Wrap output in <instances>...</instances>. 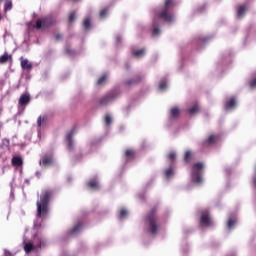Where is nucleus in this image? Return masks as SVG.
<instances>
[{
	"label": "nucleus",
	"instance_id": "nucleus-38",
	"mask_svg": "<svg viewBox=\"0 0 256 256\" xmlns=\"http://www.w3.org/2000/svg\"><path fill=\"white\" fill-rule=\"evenodd\" d=\"M125 217H127V210H120V219H125Z\"/></svg>",
	"mask_w": 256,
	"mask_h": 256
},
{
	"label": "nucleus",
	"instance_id": "nucleus-28",
	"mask_svg": "<svg viewBox=\"0 0 256 256\" xmlns=\"http://www.w3.org/2000/svg\"><path fill=\"white\" fill-rule=\"evenodd\" d=\"M10 141L7 138H4L1 143L2 149H9Z\"/></svg>",
	"mask_w": 256,
	"mask_h": 256
},
{
	"label": "nucleus",
	"instance_id": "nucleus-33",
	"mask_svg": "<svg viewBox=\"0 0 256 256\" xmlns=\"http://www.w3.org/2000/svg\"><path fill=\"white\" fill-rule=\"evenodd\" d=\"M165 177H167V179L173 177V167H169L165 170Z\"/></svg>",
	"mask_w": 256,
	"mask_h": 256
},
{
	"label": "nucleus",
	"instance_id": "nucleus-36",
	"mask_svg": "<svg viewBox=\"0 0 256 256\" xmlns=\"http://www.w3.org/2000/svg\"><path fill=\"white\" fill-rule=\"evenodd\" d=\"M165 89H167V82L161 81L160 85H159V90L160 91H165Z\"/></svg>",
	"mask_w": 256,
	"mask_h": 256
},
{
	"label": "nucleus",
	"instance_id": "nucleus-23",
	"mask_svg": "<svg viewBox=\"0 0 256 256\" xmlns=\"http://www.w3.org/2000/svg\"><path fill=\"white\" fill-rule=\"evenodd\" d=\"M246 11H247V6L246 5L239 6L238 11H237L238 17H243V15H245Z\"/></svg>",
	"mask_w": 256,
	"mask_h": 256
},
{
	"label": "nucleus",
	"instance_id": "nucleus-25",
	"mask_svg": "<svg viewBox=\"0 0 256 256\" xmlns=\"http://www.w3.org/2000/svg\"><path fill=\"white\" fill-rule=\"evenodd\" d=\"M236 223H237V220L235 218H229L228 222H227V229H229V231H231V229H233V227H235Z\"/></svg>",
	"mask_w": 256,
	"mask_h": 256
},
{
	"label": "nucleus",
	"instance_id": "nucleus-29",
	"mask_svg": "<svg viewBox=\"0 0 256 256\" xmlns=\"http://www.w3.org/2000/svg\"><path fill=\"white\" fill-rule=\"evenodd\" d=\"M188 113L190 115H195L196 113H199V106L194 105L192 108L188 110Z\"/></svg>",
	"mask_w": 256,
	"mask_h": 256
},
{
	"label": "nucleus",
	"instance_id": "nucleus-8",
	"mask_svg": "<svg viewBox=\"0 0 256 256\" xmlns=\"http://www.w3.org/2000/svg\"><path fill=\"white\" fill-rule=\"evenodd\" d=\"M53 163H54V160H53L52 154H45L40 159V165H42V167H51Z\"/></svg>",
	"mask_w": 256,
	"mask_h": 256
},
{
	"label": "nucleus",
	"instance_id": "nucleus-5",
	"mask_svg": "<svg viewBox=\"0 0 256 256\" xmlns=\"http://www.w3.org/2000/svg\"><path fill=\"white\" fill-rule=\"evenodd\" d=\"M201 171H203V163L197 162L192 165V177L195 183H202Z\"/></svg>",
	"mask_w": 256,
	"mask_h": 256
},
{
	"label": "nucleus",
	"instance_id": "nucleus-10",
	"mask_svg": "<svg viewBox=\"0 0 256 256\" xmlns=\"http://www.w3.org/2000/svg\"><path fill=\"white\" fill-rule=\"evenodd\" d=\"M31 102V96L29 94H22L19 98L18 105L20 107H27Z\"/></svg>",
	"mask_w": 256,
	"mask_h": 256
},
{
	"label": "nucleus",
	"instance_id": "nucleus-31",
	"mask_svg": "<svg viewBox=\"0 0 256 256\" xmlns=\"http://www.w3.org/2000/svg\"><path fill=\"white\" fill-rule=\"evenodd\" d=\"M83 27L86 29H91V19L85 18L83 21Z\"/></svg>",
	"mask_w": 256,
	"mask_h": 256
},
{
	"label": "nucleus",
	"instance_id": "nucleus-37",
	"mask_svg": "<svg viewBox=\"0 0 256 256\" xmlns=\"http://www.w3.org/2000/svg\"><path fill=\"white\" fill-rule=\"evenodd\" d=\"M112 122H113V119L111 118V115H106L105 116L106 125H111Z\"/></svg>",
	"mask_w": 256,
	"mask_h": 256
},
{
	"label": "nucleus",
	"instance_id": "nucleus-44",
	"mask_svg": "<svg viewBox=\"0 0 256 256\" xmlns=\"http://www.w3.org/2000/svg\"><path fill=\"white\" fill-rule=\"evenodd\" d=\"M28 31H33V27L31 26V22L28 23Z\"/></svg>",
	"mask_w": 256,
	"mask_h": 256
},
{
	"label": "nucleus",
	"instance_id": "nucleus-26",
	"mask_svg": "<svg viewBox=\"0 0 256 256\" xmlns=\"http://www.w3.org/2000/svg\"><path fill=\"white\" fill-rule=\"evenodd\" d=\"M134 57H137L138 59L143 57L145 55V48H142L140 50H137L133 52Z\"/></svg>",
	"mask_w": 256,
	"mask_h": 256
},
{
	"label": "nucleus",
	"instance_id": "nucleus-35",
	"mask_svg": "<svg viewBox=\"0 0 256 256\" xmlns=\"http://www.w3.org/2000/svg\"><path fill=\"white\" fill-rule=\"evenodd\" d=\"M176 157H177V154L175 152H170L168 154V159H169V161H171V163L175 162Z\"/></svg>",
	"mask_w": 256,
	"mask_h": 256
},
{
	"label": "nucleus",
	"instance_id": "nucleus-43",
	"mask_svg": "<svg viewBox=\"0 0 256 256\" xmlns=\"http://www.w3.org/2000/svg\"><path fill=\"white\" fill-rule=\"evenodd\" d=\"M250 87H256V78L250 82Z\"/></svg>",
	"mask_w": 256,
	"mask_h": 256
},
{
	"label": "nucleus",
	"instance_id": "nucleus-24",
	"mask_svg": "<svg viewBox=\"0 0 256 256\" xmlns=\"http://www.w3.org/2000/svg\"><path fill=\"white\" fill-rule=\"evenodd\" d=\"M88 187H90V189H94L95 191H97V189H99V183L96 180H90L88 182Z\"/></svg>",
	"mask_w": 256,
	"mask_h": 256
},
{
	"label": "nucleus",
	"instance_id": "nucleus-2",
	"mask_svg": "<svg viewBox=\"0 0 256 256\" xmlns=\"http://www.w3.org/2000/svg\"><path fill=\"white\" fill-rule=\"evenodd\" d=\"M144 223L148 227L149 233L151 235H157L159 229H161V224L159 223V216H157V207H153L149 213L144 218Z\"/></svg>",
	"mask_w": 256,
	"mask_h": 256
},
{
	"label": "nucleus",
	"instance_id": "nucleus-3",
	"mask_svg": "<svg viewBox=\"0 0 256 256\" xmlns=\"http://www.w3.org/2000/svg\"><path fill=\"white\" fill-rule=\"evenodd\" d=\"M175 7L174 0H165L164 7L156 13V18L162 19V21H166V23H171L173 21V14L171 10Z\"/></svg>",
	"mask_w": 256,
	"mask_h": 256
},
{
	"label": "nucleus",
	"instance_id": "nucleus-45",
	"mask_svg": "<svg viewBox=\"0 0 256 256\" xmlns=\"http://www.w3.org/2000/svg\"><path fill=\"white\" fill-rule=\"evenodd\" d=\"M14 195H15V192L13 190H11L10 197H12V199H13Z\"/></svg>",
	"mask_w": 256,
	"mask_h": 256
},
{
	"label": "nucleus",
	"instance_id": "nucleus-19",
	"mask_svg": "<svg viewBox=\"0 0 256 256\" xmlns=\"http://www.w3.org/2000/svg\"><path fill=\"white\" fill-rule=\"evenodd\" d=\"M46 123H47V116L41 115L37 120V127L43 128L45 127Z\"/></svg>",
	"mask_w": 256,
	"mask_h": 256
},
{
	"label": "nucleus",
	"instance_id": "nucleus-15",
	"mask_svg": "<svg viewBox=\"0 0 256 256\" xmlns=\"http://www.w3.org/2000/svg\"><path fill=\"white\" fill-rule=\"evenodd\" d=\"M23 245L25 253H31L33 251V243L27 241V236H24Z\"/></svg>",
	"mask_w": 256,
	"mask_h": 256
},
{
	"label": "nucleus",
	"instance_id": "nucleus-18",
	"mask_svg": "<svg viewBox=\"0 0 256 256\" xmlns=\"http://www.w3.org/2000/svg\"><path fill=\"white\" fill-rule=\"evenodd\" d=\"M126 161H130L131 159H135V150L127 149L124 153Z\"/></svg>",
	"mask_w": 256,
	"mask_h": 256
},
{
	"label": "nucleus",
	"instance_id": "nucleus-22",
	"mask_svg": "<svg viewBox=\"0 0 256 256\" xmlns=\"http://www.w3.org/2000/svg\"><path fill=\"white\" fill-rule=\"evenodd\" d=\"M13 59V56L9 55L7 52H5L2 56H0V63H7V61H11Z\"/></svg>",
	"mask_w": 256,
	"mask_h": 256
},
{
	"label": "nucleus",
	"instance_id": "nucleus-34",
	"mask_svg": "<svg viewBox=\"0 0 256 256\" xmlns=\"http://www.w3.org/2000/svg\"><path fill=\"white\" fill-rule=\"evenodd\" d=\"M77 13L75 11H72L69 16H68V21L69 23H73V21H75V17H76Z\"/></svg>",
	"mask_w": 256,
	"mask_h": 256
},
{
	"label": "nucleus",
	"instance_id": "nucleus-42",
	"mask_svg": "<svg viewBox=\"0 0 256 256\" xmlns=\"http://www.w3.org/2000/svg\"><path fill=\"white\" fill-rule=\"evenodd\" d=\"M61 39H63V35H62V34H57V35L55 36V40H56V41H61Z\"/></svg>",
	"mask_w": 256,
	"mask_h": 256
},
{
	"label": "nucleus",
	"instance_id": "nucleus-47",
	"mask_svg": "<svg viewBox=\"0 0 256 256\" xmlns=\"http://www.w3.org/2000/svg\"><path fill=\"white\" fill-rule=\"evenodd\" d=\"M155 25H157V22H155V20H154V26H155Z\"/></svg>",
	"mask_w": 256,
	"mask_h": 256
},
{
	"label": "nucleus",
	"instance_id": "nucleus-30",
	"mask_svg": "<svg viewBox=\"0 0 256 256\" xmlns=\"http://www.w3.org/2000/svg\"><path fill=\"white\" fill-rule=\"evenodd\" d=\"M81 227H82L81 222L77 223V224L73 227V229H72V231H71V234H72V235H75V233H77L78 231L81 230Z\"/></svg>",
	"mask_w": 256,
	"mask_h": 256
},
{
	"label": "nucleus",
	"instance_id": "nucleus-1",
	"mask_svg": "<svg viewBox=\"0 0 256 256\" xmlns=\"http://www.w3.org/2000/svg\"><path fill=\"white\" fill-rule=\"evenodd\" d=\"M51 197H53V192L51 190H45L42 192V194L40 196V200L37 201V203H36L37 219H41V221L47 219V215H49V203H51Z\"/></svg>",
	"mask_w": 256,
	"mask_h": 256
},
{
	"label": "nucleus",
	"instance_id": "nucleus-16",
	"mask_svg": "<svg viewBox=\"0 0 256 256\" xmlns=\"http://www.w3.org/2000/svg\"><path fill=\"white\" fill-rule=\"evenodd\" d=\"M21 67L24 69V71H31L33 65L29 62V60L23 59V57H21Z\"/></svg>",
	"mask_w": 256,
	"mask_h": 256
},
{
	"label": "nucleus",
	"instance_id": "nucleus-17",
	"mask_svg": "<svg viewBox=\"0 0 256 256\" xmlns=\"http://www.w3.org/2000/svg\"><path fill=\"white\" fill-rule=\"evenodd\" d=\"M13 167H21L23 165V159L19 156H14L11 161Z\"/></svg>",
	"mask_w": 256,
	"mask_h": 256
},
{
	"label": "nucleus",
	"instance_id": "nucleus-14",
	"mask_svg": "<svg viewBox=\"0 0 256 256\" xmlns=\"http://www.w3.org/2000/svg\"><path fill=\"white\" fill-rule=\"evenodd\" d=\"M237 107V98L232 97L225 103V109L229 111V109H235Z\"/></svg>",
	"mask_w": 256,
	"mask_h": 256
},
{
	"label": "nucleus",
	"instance_id": "nucleus-27",
	"mask_svg": "<svg viewBox=\"0 0 256 256\" xmlns=\"http://www.w3.org/2000/svg\"><path fill=\"white\" fill-rule=\"evenodd\" d=\"M12 9H13V2H11V0H6L4 4V10L11 11Z\"/></svg>",
	"mask_w": 256,
	"mask_h": 256
},
{
	"label": "nucleus",
	"instance_id": "nucleus-13",
	"mask_svg": "<svg viewBox=\"0 0 256 256\" xmlns=\"http://www.w3.org/2000/svg\"><path fill=\"white\" fill-rule=\"evenodd\" d=\"M42 247H45V241L39 238V236H34V246H33L34 251H37Z\"/></svg>",
	"mask_w": 256,
	"mask_h": 256
},
{
	"label": "nucleus",
	"instance_id": "nucleus-4",
	"mask_svg": "<svg viewBox=\"0 0 256 256\" xmlns=\"http://www.w3.org/2000/svg\"><path fill=\"white\" fill-rule=\"evenodd\" d=\"M117 97H119V93H117L115 90H112L99 98L98 105L99 107H105L109 105V103H113Z\"/></svg>",
	"mask_w": 256,
	"mask_h": 256
},
{
	"label": "nucleus",
	"instance_id": "nucleus-12",
	"mask_svg": "<svg viewBox=\"0 0 256 256\" xmlns=\"http://www.w3.org/2000/svg\"><path fill=\"white\" fill-rule=\"evenodd\" d=\"M194 159H195V153H193V151L187 150L184 153V163H186V165H189V163H191Z\"/></svg>",
	"mask_w": 256,
	"mask_h": 256
},
{
	"label": "nucleus",
	"instance_id": "nucleus-21",
	"mask_svg": "<svg viewBox=\"0 0 256 256\" xmlns=\"http://www.w3.org/2000/svg\"><path fill=\"white\" fill-rule=\"evenodd\" d=\"M170 115L173 119H177V117H179V115H181V110H179L178 107H173L170 110Z\"/></svg>",
	"mask_w": 256,
	"mask_h": 256
},
{
	"label": "nucleus",
	"instance_id": "nucleus-46",
	"mask_svg": "<svg viewBox=\"0 0 256 256\" xmlns=\"http://www.w3.org/2000/svg\"><path fill=\"white\" fill-rule=\"evenodd\" d=\"M36 177H41V172H36Z\"/></svg>",
	"mask_w": 256,
	"mask_h": 256
},
{
	"label": "nucleus",
	"instance_id": "nucleus-20",
	"mask_svg": "<svg viewBox=\"0 0 256 256\" xmlns=\"http://www.w3.org/2000/svg\"><path fill=\"white\" fill-rule=\"evenodd\" d=\"M217 143V135H210L207 140L204 141V145H215Z\"/></svg>",
	"mask_w": 256,
	"mask_h": 256
},
{
	"label": "nucleus",
	"instance_id": "nucleus-7",
	"mask_svg": "<svg viewBox=\"0 0 256 256\" xmlns=\"http://www.w3.org/2000/svg\"><path fill=\"white\" fill-rule=\"evenodd\" d=\"M75 135V128H72L66 134V141H67V149L68 151H73L75 149V142L73 141V136Z\"/></svg>",
	"mask_w": 256,
	"mask_h": 256
},
{
	"label": "nucleus",
	"instance_id": "nucleus-40",
	"mask_svg": "<svg viewBox=\"0 0 256 256\" xmlns=\"http://www.w3.org/2000/svg\"><path fill=\"white\" fill-rule=\"evenodd\" d=\"M100 17H107V8L100 11Z\"/></svg>",
	"mask_w": 256,
	"mask_h": 256
},
{
	"label": "nucleus",
	"instance_id": "nucleus-39",
	"mask_svg": "<svg viewBox=\"0 0 256 256\" xmlns=\"http://www.w3.org/2000/svg\"><path fill=\"white\" fill-rule=\"evenodd\" d=\"M161 33V30L158 27H154L152 31V35H159Z\"/></svg>",
	"mask_w": 256,
	"mask_h": 256
},
{
	"label": "nucleus",
	"instance_id": "nucleus-6",
	"mask_svg": "<svg viewBox=\"0 0 256 256\" xmlns=\"http://www.w3.org/2000/svg\"><path fill=\"white\" fill-rule=\"evenodd\" d=\"M51 25H55V20H53L51 18H43V19L36 21L35 28L40 31H45V29H49V27H51Z\"/></svg>",
	"mask_w": 256,
	"mask_h": 256
},
{
	"label": "nucleus",
	"instance_id": "nucleus-9",
	"mask_svg": "<svg viewBox=\"0 0 256 256\" xmlns=\"http://www.w3.org/2000/svg\"><path fill=\"white\" fill-rule=\"evenodd\" d=\"M200 225H203L204 227H211L213 225L211 216H209L207 213H202L200 218Z\"/></svg>",
	"mask_w": 256,
	"mask_h": 256
},
{
	"label": "nucleus",
	"instance_id": "nucleus-48",
	"mask_svg": "<svg viewBox=\"0 0 256 256\" xmlns=\"http://www.w3.org/2000/svg\"><path fill=\"white\" fill-rule=\"evenodd\" d=\"M0 19H1V15H0Z\"/></svg>",
	"mask_w": 256,
	"mask_h": 256
},
{
	"label": "nucleus",
	"instance_id": "nucleus-41",
	"mask_svg": "<svg viewBox=\"0 0 256 256\" xmlns=\"http://www.w3.org/2000/svg\"><path fill=\"white\" fill-rule=\"evenodd\" d=\"M66 55H75V51L72 50L71 48L66 49Z\"/></svg>",
	"mask_w": 256,
	"mask_h": 256
},
{
	"label": "nucleus",
	"instance_id": "nucleus-11",
	"mask_svg": "<svg viewBox=\"0 0 256 256\" xmlns=\"http://www.w3.org/2000/svg\"><path fill=\"white\" fill-rule=\"evenodd\" d=\"M143 77L140 75L135 76L132 79L126 80L124 82L125 87H134V85H139V82L142 81Z\"/></svg>",
	"mask_w": 256,
	"mask_h": 256
},
{
	"label": "nucleus",
	"instance_id": "nucleus-32",
	"mask_svg": "<svg viewBox=\"0 0 256 256\" xmlns=\"http://www.w3.org/2000/svg\"><path fill=\"white\" fill-rule=\"evenodd\" d=\"M107 81V74L102 75L98 81H97V85H103L105 82Z\"/></svg>",
	"mask_w": 256,
	"mask_h": 256
}]
</instances>
